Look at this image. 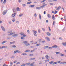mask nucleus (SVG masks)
Here are the masks:
<instances>
[{"label": "nucleus", "mask_w": 66, "mask_h": 66, "mask_svg": "<svg viewBox=\"0 0 66 66\" xmlns=\"http://www.w3.org/2000/svg\"><path fill=\"white\" fill-rule=\"evenodd\" d=\"M64 19H65V21H66V16H64Z\"/></svg>", "instance_id": "13d9d810"}, {"label": "nucleus", "mask_w": 66, "mask_h": 66, "mask_svg": "<svg viewBox=\"0 0 66 66\" xmlns=\"http://www.w3.org/2000/svg\"><path fill=\"white\" fill-rule=\"evenodd\" d=\"M35 62H32L31 63V64H30V66H34V64Z\"/></svg>", "instance_id": "423d86ee"}, {"label": "nucleus", "mask_w": 66, "mask_h": 66, "mask_svg": "<svg viewBox=\"0 0 66 66\" xmlns=\"http://www.w3.org/2000/svg\"><path fill=\"white\" fill-rule=\"evenodd\" d=\"M22 5L23 6V7H24V6H26V4H22Z\"/></svg>", "instance_id": "58836bf2"}, {"label": "nucleus", "mask_w": 66, "mask_h": 66, "mask_svg": "<svg viewBox=\"0 0 66 66\" xmlns=\"http://www.w3.org/2000/svg\"><path fill=\"white\" fill-rule=\"evenodd\" d=\"M16 46L15 45L12 46V48H16Z\"/></svg>", "instance_id": "c85d7f7f"}, {"label": "nucleus", "mask_w": 66, "mask_h": 66, "mask_svg": "<svg viewBox=\"0 0 66 66\" xmlns=\"http://www.w3.org/2000/svg\"><path fill=\"white\" fill-rule=\"evenodd\" d=\"M63 64H66V62H62Z\"/></svg>", "instance_id": "4d7b16f0"}, {"label": "nucleus", "mask_w": 66, "mask_h": 66, "mask_svg": "<svg viewBox=\"0 0 66 66\" xmlns=\"http://www.w3.org/2000/svg\"><path fill=\"white\" fill-rule=\"evenodd\" d=\"M15 41H13V42H11L10 43V44H15Z\"/></svg>", "instance_id": "2eb2a0df"}, {"label": "nucleus", "mask_w": 66, "mask_h": 66, "mask_svg": "<svg viewBox=\"0 0 66 66\" xmlns=\"http://www.w3.org/2000/svg\"><path fill=\"white\" fill-rule=\"evenodd\" d=\"M21 66H26V64H22L21 65Z\"/></svg>", "instance_id": "603ef678"}, {"label": "nucleus", "mask_w": 66, "mask_h": 66, "mask_svg": "<svg viewBox=\"0 0 66 66\" xmlns=\"http://www.w3.org/2000/svg\"><path fill=\"white\" fill-rule=\"evenodd\" d=\"M57 47H58L56 45H54L52 46V48H57Z\"/></svg>", "instance_id": "6ab92c4d"}, {"label": "nucleus", "mask_w": 66, "mask_h": 66, "mask_svg": "<svg viewBox=\"0 0 66 66\" xmlns=\"http://www.w3.org/2000/svg\"><path fill=\"white\" fill-rule=\"evenodd\" d=\"M62 45H63V46H65L66 45V42H65V43H64V44L63 43V44H62Z\"/></svg>", "instance_id": "473e14b6"}, {"label": "nucleus", "mask_w": 66, "mask_h": 66, "mask_svg": "<svg viewBox=\"0 0 66 66\" xmlns=\"http://www.w3.org/2000/svg\"><path fill=\"white\" fill-rule=\"evenodd\" d=\"M12 35H13V34H15V32H12L11 33Z\"/></svg>", "instance_id": "338daca9"}, {"label": "nucleus", "mask_w": 66, "mask_h": 66, "mask_svg": "<svg viewBox=\"0 0 66 66\" xmlns=\"http://www.w3.org/2000/svg\"><path fill=\"white\" fill-rule=\"evenodd\" d=\"M38 41H39V42H40L42 41V39H39Z\"/></svg>", "instance_id": "69168bd1"}, {"label": "nucleus", "mask_w": 66, "mask_h": 66, "mask_svg": "<svg viewBox=\"0 0 66 66\" xmlns=\"http://www.w3.org/2000/svg\"><path fill=\"white\" fill-rule=\"evenodd\" d=\"M15 15H16V13H14V14L12 15V17H14L15 16Z\"/></svg>", "instance_id": "1a4fd4ad"}, {"label": "nucleus", "mask_w": 66, "mask_h": 66, "mask_svg": "<svg viewBox=\"0 0 66 66\" xmlns=\"http://www.w3.org/2000/svg\"><path fill=\"white\" fill-rule=\"evenodd\" d=\"M52 47H49L48 48V49H50V50L52 49Z\"/></svg>", "instance_id": "052dcab7"}, {"label": "nucleus", "mask_w": 66, "mask_h": 66, "mask_svg": "<svg viewBox=\"0 0 66 66\" xmlns=\"http://www.w3.org/2000/svg\"><path fill=\"white\" fill-rule=\"evenodd\" d=\"M32 32L33 33H34L35 34H36V33H37V31H36L33 30H32Z\"/></svg>", "instance_id": "a211bd4d"}, {"label": "nucleus", "mask_w": 66, "mask_h": 66, "mask_svg": "<svg viewBox=\"0 0 66 66\" xmlns=\"http://www.w3.org/2000/svg\"><path fill=\"white\" fill-rule=\"evenodd\" d=\"M45 1H46V0H44L42 1H41V3H42V2H45Z\"/></svg>", "instance_id": "ea45409f"}, {"label": "nucleus", "mask_w": 66, "mask_h": 66, "mask_svg": "<svg viewBox=\"0 0 66 66\" xmlns=\"http://www.w3.org/2000/svg\"><path fill=\"white\" fill-rule=\"evenodd\" d=\"M39 18L40 20H42V16L41 15L39 14Z\"/></svg>", "instance_id": "f3484780"}, {"label": "nucleus", "mask_w": 66, "mask_h": 66, "mask_svg": "<svg viewBox=\"0 0 66 66\" xmlns=\"http://www.w3.org/2000/svg\"><path fill=\"white\" fill-rule=\"evenodd\" d=\"M12 10H13V11L14 13L16 12V10H15V9H12Z\"/></svg>", "instance_id": "cd10ccee"}, {"label": "nucleus", "mask_w": 66, "mask_h": 66, "mask_svg": "<svg viewBox=\"0 0 66 66\" xmlns=\"http://www.w3.org/2000/svg\"><path fill=\"white\" fill-rule=\"evenodd\" d=\"M1 27L2 29V30L3 31H5V29L4 28L3 26H1Z\"/></svg>", "instance_id": "7ed1b4c3"}, {"label": "nucleus", "mask_w": 66, "mask_h": 66, "mask_svg": "<svg viewBox=\"0 0 66 66\" xmlns=\"http://www.w3.org/2000/svg\"><path fill=\"white\" fill-rule=\"evenodd\" d=\"M7 42V41H4L2 43V44H4V43H6Z\"/></svg>", "instance_id": "4468645a"}, {"label": "nucleus", "mask_w": 66, "mask_h": 66, "mask_svg": "<svg viewBox=\"0 0 66 66\" xmlns=\"http://www.w3.org/2000/svg\"><path fill=\"white\" fill-rule=\"evenodd\" d=\"M35 5H30L29 6V7H34Z\"/></svg>", "instance_id": "39448f33"}, {"label": "nucleus", "mask_w": 66, "mask_h": 66, "mask_svg": "<svg viewBox=\"0 0 66 66\" xmlns=\"http://www.w3.org/2000/svg\"><path fill=\"white\" fill-rule=\"evenodd\" d=\"M19 34L20 35H23V34H24L23 32H22L20 33Z\"/></svg>", "instance_id": "a878e982"}, {"label": "nucleus", "mask_w": 66, "mask_h": 66, "mask_svg": "<svg viewBox=\"0 0 66 66\" xmlns=\"http://www.w3.org/2000/svg\"><path fill=\"white\" fill-rule=\"evenodd\" d=\"M6 0H4V1L3 3V4H5V3H6Z\"/></svg>", "instance_id": "dca6fc26"}, {"label": "nucleus", "mask_w": 66, "mask_h": 66, "mask_svg": "<svg viewBox=\"0 0 66 66\" xmlns=\"http://www.w3.org/2000/svg\"><path fill=\"white\" fill-rule=\"evenodd\" d=\"M16 10H17V11H19L20 10V9H19V8L18 7L16 8Z\"/></svg>", "instance_id": "b1692460"}, {"label": "nucleus", "mask_w": 66, "mask_h": 66, "mask_svg": "<svg viewBox=\"0 0 66 66\" xmlns=\"http://www.w3.org/2000/svg\"><path fill=\"white\" fill-rule=\"evenodd\" d=\"M17 53H20V51L18 50H16L14 51L13 53L15 54V53H17Z\"/></svg>", "instance_id": "f03ea898"}, {"label": "nucleus", "mask_w": 66, "mask_h": 66, "mask_svg": "<svg viewBox=\"0 0 66 66\" xmlns=\"http://www.w3.org/2000/svg\"><path fill=\"white\" fill-rule=\"evenodd\" d=\"M36 9H40V7H36Z\"/></svg>", "instance_id": "680f3d73"}, {"label": "nucleus", "mask_w": 66, "mask_h": 66, "mask_svg": "<svg viewBox=\"0 0 66 66\" xmlns=\"http://www.w3.org/2000/svg\"><path fill=\"white\" fill-rule=\"evenodd\" d=\"M22 15H23L22 14H20L19 15V17H21V16H22Z\"/></svg>", "instance_id": "c9c22d12"}, {"label": "nucleus", "mask_w": 66, "mask_h": 66, "mask_svg": "<svg viewBox=\"0 0 66 66\" xmlns=\"http://www.w3.org/2000/svg\"><path fill=\"white\" fill-rule=\"evenodd\" d=\"M46 34H47L48 36H50V35H51V33L48 32L46 33Z\"/></svg>", "instance_id": "9d476101"}, {"label": "nucleus", "mask_w": 66, "mask_h": 66, "mask_svg": "<svg viewBox=\"0 0 66 66\" xmlns=\"http://www.w3.org/2000/svg\"><path fill=\"white\" fill-rule=\"evenodd\" d=\"M21 39H24V38L23 37H21Z\"/></svg>", "instance_id": "09e8293b"}, {"label": "nucleus", "mask_w": 66, "mask_h": 66, "mask_svg": "<svg viewBox=\"0 0 66 66\" xmlns=\"http://www.w3.org/2000/svg\"><path fill=\"white\" fill-rule=\"evenodd\" d=\"M53 61H51L49 63L50 64H53Z\"/></svg>", "instance_id": "2f4dec72"}, {"label": "nucleus", "mask_w": 66, "mask_h": 66, "mask_svg": "<svg viewBox=\"0 0 66 66\" xmlns=\"http://www.w3.org/2000/svg\"><path fill=\"white\" fill-rule=\"evenodd\" d=\"M27 32L28 34H30V31H29V30H27Z\"/></svg>", "instance_id": "3c124183"}, {"label": "nucleus", "mask_w": 66, "mask_h": 66, "mask_svg": "<svg viewBox=\"0 0 66 66\" xmlns=\"http://www.w3.org/2000/svg\"><path fill=\"white\" fill-rule=\"evenodd\" d=\"M37 43V42H35L34 43V45H35V44H36Z\"/></svg>", "instance_id": "8fccbe9b"}, {"label": "nucleus", "mask_w": 66, "mask_h": 66, "mask_svg": "<svg viewBox=\"0 0 66 66\" xmlns=\"http://www.w3.org/2000/svg\"><path fill=\"white\" fill-rule=\"evenodd\" d=\"M57 13V11H55V12L54 13V14H56Z\"/></svg>", "instance_id": "de8ad7c7"}, {"label": "nucleus", "mask_w": 66, "mask_h": 66, "mask_svg": "<svg viewBox=\"0 0 66 66\" xmlns=\"http://www.w3.org/2000/svg\"><path fill=\"white\" fill-rule=\"evenodd\" d=\"M34 51H35V50H33L31 51L30 52L31 53L32 52H34Z\"/></svg>", "instance_id": "37998d69"}, {"label": "nucleus", "mask_w": 66, "mask_h": 66, "mask_svg": "<svg viewBox=\"0 0 66 66\" xmlns=\"http://www.w3.org/2000/svg\"><path fill=\"white\" fill-rule=\"evenodd\" d=\"M52 18L53 20H55V17H54V15H53Z\"/></svg>", "instance_id": "9b49d317"}, {"label": "nucleus", "mask_w": 66, "mask_h": 66, "mask_svg": "<svg viewBox=\"0 0 66 66\" xmlns=\"http://www.w3.org/2000/svg\"><path fill=\"white\" fill-rule=\"evenodd\" d=\"M45 57H46V58L47 59H48V57H50L49 56H48V55H46L45 56Z\"/></svg>", "instance_id": "aec40b11"}, {"label": "nucleus", "mask_w": 66, "mask_h": 66, "mask_svg": "<svg viewBox=\"0 0 66 66\" xmlns=\"http://www.w3.org/2000/svg\"><path fill=\"white\" fill-rule=\"evenodd\" d=\"M65 30V27H64L63 29H62L63 31H64Z\"/></svg>", "instance_id": "c03bdc74"}, {"label": "nucleus", "mask_w": 66, "mask_h": 66, "mask_svg": "<svg viewBox=\"0 0 66 66\" xmlns=\"http://www.w3.org/2000/svg\"><path fill=\"white\" fill-rule=\"evenodd\" d=\"M48 29H49L50 31H50H51V29H50V27H48Z\"/></svg>", "instance_id": "5fc2aeb1"}, {"label": "nucleus", "mask_w": 66, "mask_h": 66, "mask_svg": "<svg viewBox=\"0 0 66 66\" xmlns=\"http://www.w3.org/2000/svg\"><path fill=\"white\" fill-rule=\"evenodd\" d=\"M61 6H59L58 7H57V9H56V10H59V9H61Z\"/></svg>", "instance_id": "5701e85b"}, {"label": "nucleus", "mask_w": 66, "mask_h": 66, "mask_svg": "<svg viewBox=\"0 0 66 66\" xmlns=\"http://www.w3.org/2000/svg\"><path fill=\"white\" fill-rule=\"evenodd\" d=\"M57 64V62H55L53 63V65H55V64Z\"/></svg>", "instance_id": "f704fd0d"}, {"label": "nucleus", "mask_w": 66, "mask_h": 66, "mask_svg": "<svg viewBox=\"0 0 66 66\" xmlns=\"http://www.w3.org/2000/svg\"><path fill=\"white\" fill-rule=\"evenodd\" d=\"M48 47L49 46H45L44 47V49H47V48H48Z\"/></svg>", "instance_id": "412c9836"}, {"label": "nucleus", "mask_w": 66, "mask_h": 66, "mask_svg": "<svg viewBox=\"0 0 66 66\" xmlns=\"http://www.w3.org/2000/svg\"><path fill=\"white\" fill-rule=\"evenodd\" d=\"M55 53L56 54H60V52H56Z\"/></svg>", "instance_id": "4c0bfd02"}, {"label": "nucleus", "mask_w": 66, "mask_h": 66, "mask_svg": "<svg viewBox=\"0 0 66 66\" xmlns=\"http://www.w3.org/2000/svg\"><path fill=\"white\" fill-rule=\"evenodd\" d=\"M59 39H61V40H62V37H59Z\"/></svg>", "instance_id": "0e129e2a"}, {"label": "nucleus", "mask_w": 66, "mask_h": 66, "mask_svg": "<svg viewBox=\"0 0 66 66\" xmlns=\"http://www.w3.org/2000/svg\"><path fill=\"white\" fill-rule=\"evenodd\" d=\"M38 31L39 33H40V29H38Z\"/></svg>", "instance_id": "6e6d98bb"}, {"label": "nucleus", "mask_w": 66, "mask_h": 66, "mask_svg": "<svg viewBox=\"0 0 66 66\" xmlns=\"http://www.w3.org/2000/svg\"><path fill=\"white\" fill-rule=\"evenodd\" d=\"M46 39H47V41L50 42V39L48 37H46L45 38Z\"/></svg>", "instance_id": "20e7f679"}, {"label": "nucleus", "mask_w": 66, "mask_h": 66, "mask_svg": "<svg viewBox=\"0 0 66 66\" xmlns=\"http://www.w3.org/2000/svg\"><path fill=\"white\" fill-rule=\"evenodd\" d=\"M47 16H48V18H51V15L50 14H47Z\"/></svg>", "instance_id": "f8f14e48"}, {"label": "nucleus", "mask_w": 66, "mask_h": 66, "mask_svg": "<svg viewBox=\"0 0 66 66\" xmlns=\"http://www.w3.org/2000/svg\"><path fill=\"white\" fill-rule=\"evenodd\" d=\"M35 58H30L29 60L30 61H32V60H35Z\"/></svg>", "instance_id": "ddd939ff"}, {"label": "nucleus", "mask_w": 66, "mask_h": 66, "mask_svg": "<svg viewBox=\"0 0 66 66\" xmlns=\"http://www.w3.org/2000/svg\"><path fill=\"white\" fill-rule=\"evenodd\" d=\"M42 30L43 31H44V32H45V29L44 28H42Z\"/></svg>", "instance_id": "774afa93"}, {"label": "nucleus", "mask_w": 66, "mask_h": 66, "mask_svg": "<svg viewBox=\"0 0 66 66\" xmlns=\"http://www.w3.org/2000/svg\"><path fill=\"white\" fill-rule=\"evenodd\" d=\"M60 55L61 56H64V54H62V53H61Z\"/></svg>", "instance_id": "49530a36"}, {"label": "nucleus", "mask_w": 66, "mask_h": 66, "mask_svg": "<svg viewBox=\"0 0 66 66\" xmlns=\"http://www.w3.org/2000/svg\"><path fill=\"white\" fill-rule=\"evenodd\" d=\"M23 37H26V36H27L26 35L24 34H23Z\"/></svg>", "instance_id": "a19ab883"}, {"label": "nucleus", "mask_w": 66, "mask_h": 66, "mask_svg": "<svg viewBox=\"0 0 66 66\" xmlns=\"http://www.w3.org/2000/svg\"><path fill=\"white\" fill-rule=\"evenodd\" d=\"M30 62H29L28 63H26V64H27L26 65H29V64H30Z\"/></svg>", "instance_id": "7c9ffc66"}, {"label": "nucleus", "mask_w": 66, "mask_h": 66, "mask_svg": "<svg viewBox=\"0 0 66 66\" xmlns=\"http://www.w3.org/2000/svg\"><path fill=\"white\" fill-rule=\"evenodd\" d=\"M22 55H27V54L26 53H22Z\"/></svg>", "instance_id": "c756f323"}, {"label": "nucleus", "mask_w": 66, "mask_h": 66, "mask_svg": "<svg viewBox=\"0 0 66 66\" xmlns=\"http://www.w3.org/2000/svg\"><path fill=\"white\" fill-rule=\"evenodd\" d=\"M57 62L59 64H62V62L61 61H58Z\"/></svg>", "instance_id": "393cba45"}, {"label": "nucleus", "mask_w": 66, "mask_h": 66, "mask_svg": "<svg viewBox=\"0 0 66 66\" xmlns=\"http://www.w3.org/2000/svg\"><path fill=\"white\" fill-rule=\"evenodd\" d=\"M15 21V19H13V20H12V21L13 22H14Z\"/></svg>", "instance_id": "bf43d9fd"}, {"label": "nucleus", "mask_w": 66, "mask_h": 66, "mask_svg": "<svg viewBox=\"0 0 66 66\" xmlns=\"http://www.w3.org/2000/svg\"><path fill=\"white\" fill-rule=\"evenodd\" d=\"M2 49H3V48H6V47L5 46H3L2 47Z\"/></svg>", "instance_id": "a18cd8bd"}, {"label": "nucleus", "mask_w": 66, "mask_h": 66, "mask_svg": "<svg viewBox=\"0 0 66 66\" xmlns=\"http://www.w3.org/2000/svg\"><path fill=\"white\" fill-rule=\"evenodd\" d=\"M50 5H53V3H50Z\"/></svg>", "instance_id": "79ce46f5"}, {"label": "nucleus", "mask_w": 66, "mask_h": 66, "mask_svg": "<svg viewBox=\"0 0 66 66\" xmlns=\"http://www.w3.org/2000/svg\"><path fill=\"white\" fill-rule=\"evenodd\" d=\"M31 3L32 2H27V4H30V3Z\"/></svg>", "instance_id": "72a5a7b5"}, {"label": "nucleus", "mask_w": 66, "mask_h": 66, "mask_svg": "<svg viewBox=\"0 0 66 66\" xmlns=\"http://www.w3.org/2000/svg\"><path fill=\"white\" fill-rule=\"evenodd\" d=\"M55 23V21H53V25H54V23Z\"/></svg>", "instance_id": "e2e57ef3"}, {"label": "nucleus", "mask_w": 66, "mask_h": 66, "mask_svg": "<svg viewBox=\"0 0 66 66\" xmlns=\"http://www.w3.org/2000/svg\"><path fill=\"white\" fill-rule=\"evenodd\" d=\"M28 42L27 41H24L22 42V43L23 44H25L24 46H29V45H30V44L29 43H28Z\"/></svg>", "instance_id": "f257e3e1"}, {"label": "nucleus", "mask_w": 66, "mask_h": 66, "mask_svg": "<svg viewBox=\"0 0 66 66\" xmlns=\"http://www.w3.org/2000/svg\"><path fill=\"white\" fill-rule=\"evenodd\" d=\"M45 5H47V4H45V5H42V6H41L40 7L41 8H43V7H44V6H45Z\"/></svg>", "instance_id": "4be33fe9"}, {"label": "nucleus", "mask_w": 66, "mask_h": 66, "mask_svg": "<svg viewBox=\"0 0 66 66\" xmlns=\"http://www.w3.org/2000/svg\"><path fill=\"white\" fill-rule=\"evenodd\" d=\"M13 37H16L18 36V34H14L12 35Z\"/></svg>", "instance_id": "0eeeda50"}, {"label": "nucleus", "mask_w": 66, "mask_h": 66, "mask_svg": "<svg viewBox=\"0 0 66 66\" xmlns=\"http://www.w3.org/2000/svg\"><path fill=\"white\" fill-rule=\"evenodd\" d=\"M25 52H30V50H26Z\"/></svg>", "instance_id": "bb28decb"}, {"label": "nucleus", "mask_w": 66, "mask_h": 66, "mask_svg": "<svg viewBox=\"0 0 66 66\" xmlns=\"http://www.w3.org/2000/svg\"><path fill=\"white\" fill-rule=\"evenodd\" d=\"M29 55V56H34L33 54H30Z\"/></svg>", "instance_id": "e433bc0d"}, {"label": "nucleus", "mask_w": 66, "mask_h": 66, "mask_svg": "<svg viewBox=\"0 0 66 66\" xmlns=\"http://www.w3.org/2000/svg\"><path fill=\"white\" fill-rule=\"evenodd\" d=\"M6 13V11H4L3 12V14L4 15Z\"/></svg>", "instance_id": "6e6552de"}, {"label": "nucleus", "mask_w": 66, "mask_h": 66, "mask_svg": "<svg viewBox=\"0 0 66 66\" xmlns=\"http://www.w3.org/2000/svg\"><path fill=\"white\" fill-rule=\"evenodd\" d=\"M40 45V44H37L36 45V46H39Z\"/></svg>", "instance_id": "864d4df0"}]
</instances>
